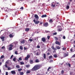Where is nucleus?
<instances>
[{"label": "nucleus", "mask_w": 75, "mask_h": 75, "mask_svg": "<svg viewBox=\"0 0 75 75\" xmlns=\"http://www.w3.org/2000/svg\"><path fill=\"white\" fill-rule=\"evenodd\" d=\"M43 58H44V59H45L46 58V54L45 53L43 54Z\"/></svg>", "instance_id": "aec40b11"}, {"label": "nucleus", "mask_w": 75, "mask_h": 75, "mask_svg": "<svg viewBox=\"0 0 75 75\" xmlns=\"http://www.w3.org/2000/svg\"><path fill=\"white\" fill-rule=\"evenodd\" d=\"M14 55H12L11 57V59H12V58L13 57Z\"/></svg>", "instance_id": "3c124183"}, {"label": "nucleus", "mask_w": 75, "mask_h": 75, "mask_svg": "<svg viewBox=\"0 0 75 75\" xmlns=\"http://www.w3.org/2000/svg\"><path fill=\"white\" fill-rule=\"evenodd\" d=\"M55 38L56 41H58V38H57V37H55Z\"/></svg>", "instance_id": "603ef678"}, {"label": "nucleus", "mask_w": 75, "mask_h": 75, "mask_svg": "<svg viewBox=\"0 0 75 75\" xmlns=\"http://www.w3.org/2000/svg\"><path fill=\"white\" fill-rule=\"evenodd\" d=\"M16 58L14 57L13 59V61H16Z\"/></svg>", "instance_id": "8fccbe9b"}, {"label": "nucleus", "mask_w": 75, "mask_h": 75, "mask_svg": "<svg viewBox=\"0 0 75 75\" xmlns=\"http://www.w3.org/2000/svg\"><path fill=\"white\" fill-rule=\"evenodd\" d=\"M1 48H2V49H4V48H5V47L4 46L2 47Z\"/></svg>", "instance_id": "864d4df0"}, {"label": "nucleus", "mask_w": 75, "mask_h": 75, "mask_svg": "<svg viewBox=\"0 0 75 75\" xmlns=\"http://www.w3.org/2000/svg\"><path fill=\"white\" fill-rule=\"evenodd\" d=\"M55 43L56 44H57L58 45H60V42L58 41H56L55 42Z\"/></svg>", "instance_id": "4468645a"}, {"label": "nucleus", "mask_w": 75, "mask_h": 75, "mask_svg": "<svg viewBox=\"0 0 75 75\" xmlns=\"http://www.w3.org/2000/svg\"><path fill=\"white\" fill-rule=\"evenodd\" d=\"M63 39H65V36H64L63 37Z\"/></svg>", "instance_id": "6e6d98bb"}, {"label": "nucleus", "mask_w": 75, "mask_h": 75, "mask_svg": "<svg viewBox=\"0 0 75 75\" xmlns=\"http://www.w3.org/2000/svg\"><path fill=\"white\" fill-rule=\"evenodd\" d=\"M15 54L16 55H17V54H18V52H17V51H16L15 52Z\"/></svg>", "instance_id": "a19ab883"}, {"label": "nucleus", "mask_w": 75, "mask_h": 75, "mask_svg": "<svg viewBox=\"0 0 75 75\" xmlns=\"http://www.w3.org/2000/svg\"><path fill=\"white\" fill-rule=\"evenodd\" d=\"M6 64H9V61L8 60L6 61Z\"/></svg>", "instance_id": "c9c22d12"}, {"label": "nucleus", "mask_w": 75, "mask_h": 75, "mask_svg": "<svg viewBox=\"0 0 75 75\" xmlns=\"http://www.w3.org/2000/svg\"><path fill=\"white\" fill-rule=\"evenodd\" d=\"M20 10H23L24 9V8L23 7H22L21 8H20Z\"/></svg>", "instance_id": "49530a36"}, {"label": "nucleus", "mask_w": 75, "mask_h": 75, "mask_svg": "<svg viewBox=\"0 0 75 75\" xmlns=\"http://www.w3.org/2000/svg\"><path fill=\"white\" fill-rule=\"evenodd\" d=\"M64 57H66L67 56H68V54H67L66 53H64Z\"/></svg>", "instance_id": "dca6fc26"}, {"label": "nucleus", "mask_w": 75, "mask_h": 75, "mask_svg": "<svg viewBox=\"0 0 75 75\" xmlns=\"http://www.w3.org/2000/svg\"><path fill=\"white\" fill-rule=\"evenodd\" d=\"M33 22L35 24H39V23H40L39 24V25H41L43 24V22H40V21H35V19L33 20Z\"/></svg>", "instance_id": "f03ea898"}, {"label": "nucleus", "mask_w": 75, "mask_h": 75, "mask_svg": "<svg viewBox=\"0 0 75 75\" xmlns=\"http://www.w3.org/2000/svg\"><path fill=\"white\" fill-rule=\"evenodd\" d=\"M74 43L75 44V40L74 41Z\"/></svg>", "instance_id": "774afa93"}, {"label": "nucleus", "mask_w": 75, "mask_h": 75, "mask_svg": "<svg viewBox=\"0 0 75 75\" xmlns=\"http://www.w3.org/2000/svg\"><path fill=\"white\" fill-rule=\"evenodd\" d=\"M47 15L46 14H45V15H42L41 16V17L42 18H44V17H47Z\"/></svg>", "instance_id": "2eb2a0df"}, {"label": "nucleus", "mask_w": 75, "mask_h": 75, "mask_svg": "<svg viewBox=\"0 0 75 75\" xmlns=\"http://www.w3.org/2000/svg\"><path fill=\"white\" fill-rule=\"evenodd\" d=\"M49 59L51 58H52V56H50L49 57Z\"/></svg>", "instance_id": "a18cd8bd"}, {"label": "nucleus", "mask_w": 75, "mask_h": 75, "mask_svg": "<svg viewBox=\"0 0 75 75\" xmlns=\"http://www.w3.org/2000/svg\"><path fill=\"white\" fill-rule=\"evenodd\" d=\"M31 71H27L26 72V74H30Z\"/></svg>", "instance_id": "4c0bfd02"}, {"label": "nucleus", "mask_w": 75, "mask_h": 75, "mask_svg": "<svg viewBox=\"0 0 75 75\" xmlns=\"http://www.w3.org/2000/svg\"><path fill=\"white\" fill-rule=\"evenodd\" d=\"M12 74H16V71H11Z\"/></svg>", "instance_id": "f3484780"}, {"label": "nucleus", "mask_w": 75, "mask_h": 75, "mask_svg": "<svg viewBox=\"0 0 75 75\" xmlns=\"http://www.w3.org/2000/svg\"><path fill=\"white\" fill-rule=\"evenodd\" d=\"M34 17L35 18H36L37 20H38V19H39V17H38V15L37 14H35V15Z\"/></svg>", "instance_id": "6e6552de"}, {"label": "nucleus", "mask_w": 75, "mask_h": 75, "mask_svg": "<svg viewBox=\"0 0 75 75\" xmlns=\"http://www.w3.org/2000/svg\"><path fill=\"white\" fill-rule=\"evenodd\" d=\"M50 36H48L47 37V38L48 40H50Z\"/></svg>", "instance_id": "09e8293b"}, {"label": "nucleus", "mask_w": 75, "mask_h": 75, "mask_svg": "<svg viewBox=\"0 0 75 75\" xmlns=\"http://www.w3.org/2000/svg\"><path fill=\"white\" fill-rule=\"evenodd\" d=\"M25 31H28L29 30H30V28H26L25 30Z\"/></svg>", "instance_id": "b1692460"}, {"label": "nucleus", "mask_w": 75, "mask_h": 75, "mask_svg": "<svg viewBox=\"0 0 75 75\" xmlns=\"http://www.w3.org/2000/svg\"><path fill=\"white\" fill-rule=\"evenodd\" d=\"M62 50H63L65 51V50H66V48H65V47H63L62 48Z\"/></svg>", "instance_id": "37998d69"}, {"label": "nucleus", "mask_w": 75, "mask_h": 75, "mask_svg": "<svg viewBox=\"0 0 75 75\" xmlns=\"http://www.w3.org/2000/svg\"><path fill=\"white\" fill-rule=\"evenodd\" d=\"M6 75H8V72H6Z\"/></svg>", "instance_id": "13d9d810"}, {"label": "nucleus", "mask_w": 75, "mask_h": 75, "mask_svg": "<svg viewBox=\"0 0 75 75\" xmlns=\"http://www.w3.org/2000/svg\"><path fill=\"white\" fill-rule=\"evenodd\" d=\"M40 61H39V59H36L35 61H34V63H38Z\"/></svg>", "instance_id": "f8f14e48"}, {"label": "nucleus", "mask_w": 75, "mask_h": 75, "mask_svg": "<svg viewBox=\"0 0 75 75\" xmlns=\"http://www.w3.org/2000/svg\"><path fill=\"white\" fill-rule=\"evenodd\" d=\"M57 31H61L62 30V28H61V26H57Z\"/></svg>", "instance_id": "20e7f679"}, {"label": "nucleus", "mask_w": 75, "mask_h": 75, "mask_svg": "<svg viewBox=\"0 0 75 75\" xmlns=\"http://www.w3.org/2000/svg\"><path fill=\"white\" fill-rule=\"evenodd\" d=\"M49 22L50 23H53V21L52 19H50L49 21Z\"/></svg>", "instance_id": "a211bd4d"}, {"label": "nucleus", "mask_w": 75, "mask_h": 75, "mask_svg": "<svg viewBox=\"0 0 75 75\" xmlns=\"http://www.w3.org/2000/svg\"><path fill=\"white\" fill-rule=\"evenodd\" d=\"M4 58V56L3 55H2L0 59H3V58Z\"/></svg>", "instance_id": "4be33fe9"}, {"label": "nucleus", "mask_w": 75, "mask_h": 75, "mask_svg": "<svg viewBox=\"0 0 75 75\" xmlns=\"http://www.w3.org/2000/svg\"><path fill=\"white\" fill-rule=\"evenodd\" d=\"M56 48L57 49V50H59V49H60V47H59V46H56Z\"/></svg>", "instance_id": "412c9836"}, {"label": "nucleus", "mask_w": 75, "mask_h": 75, "mask_svg": "<svg viewBox=\"0 0 75 75\" xmlns=\"http://www.w3.org/2000/svg\"><path fill=\"white\" fill-rule=\"evenodd\" d=\"M2 62H4V59H2Z\"/></svg>", "instance_id": "69168bd1"}, {"label": "nucleus", "mask_w": 75, "mask_h": 75, "mask_svg": "<svg viewBox=\"0 0 75 75\" xmlns=\"http://www.w3.org/2000/svg\"><path fill=\"white\" fill-rule=\"evenodd\" d=\"M54 57L55 58H56V57H57V54H54Z\"/></svg>", "instance_id": "79ce46f5"}, {"label": "nucleus", "mask_w": 75, "mask_h": 75, "mask_svg": "<svg viewBox=\"0 0 75 75\" xmlns=\"http://www.w3.org/2000/svg\"><path fill=\"white\" fill-rule=\"evenodd\" d=\"M20 63L21 65H24V63L23 62H21Z\"/></svg>", "instance_id": "e433bc0d"}, {"label": "nucleus", "mask_w": 75, "mask_h": 75, "mask_svg": "<svg viewBox=\"0 0 75 75\" xmlns=\"http://www.w3.org/2000/svg\"><path fill=\"white\" fill-rule=\"evenodd\" d=\"M30 57V55H27L26 57L25 58V60L27 61Z\"/></svg>", "instance_id": "0eeeda50"}, {"label": "nucleus", "mask_w": 75, "mask_h": 75, "mask_svg": "<svg viewBox=\"0 0 75 75\" xmlns=\"http://www.w3.org/2000/svg\"><path fill=\"white\" fill-rule=\"evenodd\" d=\"M73 50H74V49H73V48H72L70 49V51L71 52H73Z\"/></svg>", "instance_id": "c756f323"}, {"label": "nucleus", "mask_w": 75, "mask_h": 75, "mask_svg": "<svg viewBox=\"0 0 75 75\" xmlns=\"http://www.w3.org/2000/svg\"><path fill=\"white\" fill-rule=\"evenodd\" d=\"M11 67H8V70H11Z\"/></svg>", "instance_id": "473e14b6"}, {"label": "nucleus", "mask_w": 75, "mask_h": 75, "mask_svg": "<svg viewBox=\"0 0 75 75\" xmlns=\"http://www.w3.org/2000/svg\"><path fill=\"white\" fill-rule=\"evenodd\" d=\"M29 41L30 42H31L33 41V40L32 39H30L29 40Z\"/></svg>", "instance_id": "c03bdc74"}, {"label": "nucleus", "mask_w": 75, "mask_h": 75, "mask_svg": "<svg viewBox=\"0 0 75 75\" xmlns=\"http://www.w3.org/2000/svg\"><path fill=\"white\" fill-rule=\"evenodd\" d=\"M22 69H18V71L19 72H21V71H22Z\"/></svg>", "instance_id": "c85d7f7f"}, {"label": "nucleus", "mask_w": 75, "mask_h": 75, "mask_svg": "<svg viewBox=\"0 0 75 75\" xmlns=\"http://www.w3.org/2000/svg\"><path fill=\"white\" fill-rule=\"evenodd\" d=\"M29 62L30 64H33L34 63V62L33 61V60L31 59H30L29 60Z\"/></svg>", "instance_id": "1a4fd4ad"}, {"label": "nucleus", "mask_w": 75, "mask_h": 75, "mask_svg": "<svg viewBox=\"0 0 75 75\" xmlns=\"http://www.w3.org/2000/svg\"><path fill=\"white\" fill-rule=\"evenodd\" d=\"M68 66H69V67H71V64H69V63L68 64Z\"/></svg>", "instance_id": "5fc2aeb1"}, {"label": "nucleus", "mask_w": 75, "mask_h": 75, "mask_svg": "<svg viewBox=\"0 0 75 75\" xmlns=\"http://www.w3.org/2000/svg\"><path fill=\"white\" fill-rule=\"evenodd\" d=\"M24 50H27V48H26L25 47H24Z\"/></svg>", "instance_id": "0e129e2a"}, {"label": "nucleus", "mask_w": 75, "mask_h": 75, "mask_svg": "<svg viewBox=\"0 0 75 75\" xmlns=\"http://www.w3.org/2000/svg\"><path fill=\"white\" fill-rule=\"evenodd\" d=\"M73 57H75V54H74L73 56Z\"/></svg>", "instance_id": "680f3d73"}, {"label": "nucleus", "mask_w": 75, "mask_h": 75, "mask_svg": "<svg viewBox=\"0 0 75 75\" xmlns=\"http://www.w3.org/2000/svg\"><path fill=\"white\" fill-rule=\"evenodd\" d=\"M57 33L56 32L53 33V35H57Z\"/></svg>", "instance_id": "de8ad7c7"}, {"label": "nucleus", "mask_w": 75, "mask_h": 75, "mask_svg": "<svg viewBox=\"0 0 75 75\" xmlns=\"http://www.w3.org/2000/svg\"><path fill=\"white\" fill-rule=\"evenodd\" d=\"M40 67H41V65H35L32 69V71H37V70H38V69H40Z\"/></svg>", "instance_id": "f257e3e1"}, {"label": "nucleus", "mask_w": 75, "mask_h": 75, "mask_svg": "<svg viewBox=\"0 0 75 75\" xmlns=\"http://www.w3.org/2000/svg\"><path fill=\"white\" fill-rule=\"evenodd\" d=\"M50 54V53L48 52L47 53V55H49Z\"/></svg>", "instance_id": "e2e57ef3"}, {"label": "nucleus", "mask_w": 75, "mask_h": 75, "mask_svg": "<svg viewBox=\"0 0 75 75\" xmlns=\"http://www.w3.org/2000/svg\"><path fill=\"white\" fill-rule=\"evenodd\" d=\"M64 73V71L62 70L61 71V74H63Z\"/></svg>", "instance_id": "ea45409f"}, {"label": "nucleus", "mask_w": 75, "mask_h": 75, "mask_svg": "<svg viewBox=\"0 0 75 75\" xmlns=\"http://www.w3.org/2000/svg\"><path fill=\"white\" fill-rule=\"evenodd\" d=\"M43 25L44 27H48V26L49 25L48 23L47 22L45 23H44Z\"/></svg>", "instance_id": "39448f33"}, {"label": "nucleus", "mask_w": 75, "mask_h": 75, "mask_svg": "<svg viewBox=\"0 0 75 75\" xmlns=\"http://www.w3.org/2000/svg\"><path fill=\"white\" fill-rule=\"evenodd\" d=\"M51 69V67H49L48 69H47V71L48 72V71H49V70H50V69Z\"/></svg>", "instance_id": "58836bf2"}, {"label": "nucleus", "mask_w": 75, "mask_h": 75, "mask_svg": "<svg viewBox=\"0 0 75 75\" xmlns=\"http://www.w3.org/2000/svg\"><path fill=\"white\" fill-rule=\"evenodd\" d=\"M9 47L8 48V50L9 51H11L13 50V45L12 44H10L9 45Z\"/></svg>", "instance_id": "7ed1b4c3"}, {"label": "nucleus", "mask_w": 75, "mask_h": 75, "mask_svg": "<svg viewBox=\"0 0 75 75\" xmlns=\"http://www.w3.org/2000/svg\"><path fill=\"white\" fill-rule=\"evenodd\" d=\"M9 37H10V38H12V37H13V35H12V34H10L9 35Z\"/></svg>", "instance_id": "bb28decb"}, {"label": "nucleus", "mask_w": 75, "mask_h": 75, "mask_svg": "<svg viewBox=\"0 0 75 75\" xmlns=\"http://www.w3.org/2000/svg\"><path fill=\"white\" fill-rule=\"evenodd\" d=\"M52 6L53 7H55V3L53 2V3L52 4Z\"/></svg>", "instance_id": "ddd939ff"}, {"label": "nucleus", "mask_w": 75, "mask_h": 75, "mask_svg": "<svg viewBox=\"0 0 75 75\" xmlns=\"http://www.w3.org/2000/svg\"><path fill=\"white\" fill-rule=\"evenodd\" d=\"M0 38L1 40H2V41H4V38H5V37H1Z\"/></svg>", "instance_id": "9d476101"}, {"label": "nucleus", "mask_w": 75, "mask_h": 75, "mask_svg": "<svg viewBox=\"0 0 75 75\" xmlns=\"http://www.w3.org/2000/svg\"><path fill=\"white\" fill-rule=\"evenodd\" d=\"M51 48L53 50H56V49L54 48V47L52 46L51 47Z\"/></svg>", "instance_id": "393cba45"}, {"label": "nucleus", "mask_w": 75, "mask_h": 75, "mask_svg": "<svg viewBox=\"0 0 75 75\" xmlns=\"http://www.w3.org/2000/svg\"><path fill=\"white\" fill-rule=\"evenodd\" d=\"M37 75H41L40 74H38Z\"/></svg>", "instance_id": "338daca9"}, {"label": "nucleus", "mask_w": 75, "mask_h": 75, "mask_svg": "<svg viewBox=\"0 0 75 75\" xmlns=\"http://www.w3.org/2000/svg\"><path fill=\"white\" fill-rule=\"evenodd\" d=\"M16 67L17 68H20V67L19 65H17Z\"/></svg>", "instance_id": "a878e982"}, {"label": "nucleus", "mask_w": 75, "mask_h": 75, "mask_svg": "<svg viewBox=\"0 0 75 75\" xmlns=\"http://www.w3.org/2000/svg\"><path fill=\"white\" fill-rule=\"evenodd\" d=\"M70 75H72V72H70Z\"/></svg>", "instance_id": "052dcab7"}, {"label": "nucleus", "mask_w": 75, "mask_h": 75, "mask_svg": "<svg viewBox=\"0 0 75 75\" xmlns=\"http://www.w3.org/2000/svg\"><path fill=\"white\" fill-rule=\"evenodd\" d=\"M37 47L38 48H40V47L39 45H38Z\"/></svg>", "instance_id": "4d7b16f0"}, {"label": "nucleus", "mask_w": 75, "mask_h": 75, "mask_svg": "<svg viewBox=\"0 0 75 75\" xmlns=\"http://www.w3.org/2000/svg\"><path fill=\"white\" fill-rule=\"evenodd\" d=\"M19 60L20 61H21L22 60V59H21V57L19 58V60L18 59L17 60V61L18 62H19L20 61H19Z\"/></svg>", "instance_id": "5701e85b"}, {"label": "nucleus", "mask_w": 75, "mask_h": 75, "mask_svg": "<svg viewBox=\"0 0 75 75\" xmlns=\"http://www.w3.org/2000/svg\"><path fill=\"white\" fill-rule=\"evenodd\" d=\"M19 48L20 50H23V48L22 46H20V47Z\"/></svg>", "instance_id": "cd10ccee"}, {"label": "nucleus", "mask_w": 75, "mask_h": 75, "mask_svg": "<svg viewBox=\"0 0 75 75\" xmlns=\"http://www.w3.org/2000/svg\"><path fill=\"white\" fill-rule=\"evenodd\" d=\"M41 40L43 42H46V39H45V38H42Z\"/></svg>", "instance_id": "423d86ee"}, {"label": "nucleus", "mask_w": 75, "mask_h": 75, "mask_svg": "<svg viewBox=\"0 0 75 75\" xmlns=\"http://www.w3.org/2000/svg\"><path fill=\"white\" fill-rule=\"evenodd\" d=\"M69 6L67 5L66 6V9H69Z\"/></svg>", "instance_id": "2f4dec72"}, {"label": "nucleus", "mask_w": 75, "mask_h": 75, "mask_svg": "<svg viewBox=\"0 0 75 75\" xmlns=\"http://www.w3.org/2000/svg\"><path fill=\"white\" fill-rule=\"evenodd\" d=\"M53 61H54V60H51L50 62H52Z\"/></svg>", "instance_id": "bf43d9fd"}, {"label": "nucleus", "mask_w": 75, "mask_h": 75, "mask_svg": "<svg viewBox=\"0 0 75 75\" xmlns=\"http://www.w3.org/2000/svg\"><path fill=\"white\" fill-rule=\"evenodd\" d=\"M20 75H24V73L23 72H20Z\"/></svg>", "instance_id": "7c9ffc66"}, {"label": "nucleus", "mask_w": 75, "mask_h": 75, "mask_svg": "<svg viewBox=\"0 0 75 75\" xmlns=\"http://www.w3.org/2000/svg\"><path fill=\"white\" fill-rule=\"evenodd\" d=\"M25 42V40H24L22 41H21V44H24Z\"/></svg>", "instance_id": "6ab92c4d"}, {"label": "nucleus", "mask_w": 75, "mask_h": 75, "mask_svg": "<svg viewBox=\"0 0 75 75\" xmlns=\"http://www.w3.org/2000/svg\"><path fill=\"white\" fill-rule=\"evenodd\" d=\"M26 68H28V67H30V65H26Z\"/></svg>", "instance_id": "72a5a7b5"}, {"label": "nucleus", "mask_w": 75, "mask_h": 75, "mask_svg": "<svg viewBox=\"0 0 75 75\" xmlns=\"http://www.w3.org/2000/svg\"><path fill=\"white\" fill-rule=\"evenodd\" d=\"M5 67L6 68H8V66H7V64H5Z\"/></svg>", "instance_id": "f704fd0d"}, {"label": "nucleus", "mask_w": 75, "mask_h": 75, "mask_svg": "<svg viewBox=\"0 0 75 75\" xmlns=\"http://www.w3.org/2000/svg\"><path fill=\"white\" fill-rule=\"evenodd\" d=\"M39 51L38 50H36L35 52V54L36 55H39Z\"/></svg>", "instance_id": "9b49d317"}]
</instances>
